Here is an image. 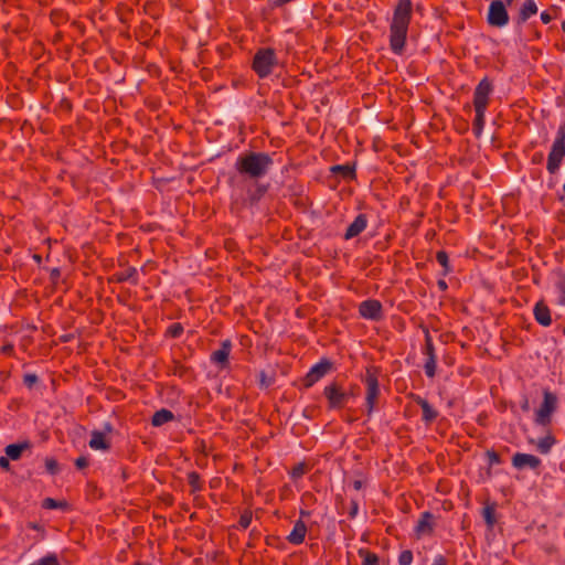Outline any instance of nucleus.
<instances>
[{"instance_id":"1","label":"nucleus","mask_w":565,"mask_h":565,"mask_svg":"<svg viewBox=\"0 0 565 565\" xmlns=\"http://www.w3.org/2000/svg\"><path fill=\"white\" fill-rule=\"evenodd\" d=\"M412 14V3L409 0H401L393 14L391 23V46L396 53H401L405 41L408 24Z\"/></svg>"},{"instance_id":"2","label":"nucleus","mask_w":565,"mask_h":565,"mask_svg":"<svg viewBox=\"0 0 565 565\" xmlns=\"http://www.w3.org/2000/svg\"><path fill=\"white\" fill-rule=\"evenodd\" d=\"M271 163L270 158L264 153H248L241 156L236 161L238 172L252 178L264 175Z\"/></svg>"},{"instance_id":"3","label":"nucleus","mask_w":565,"mask_h":565,"mask_svg":"<svg viewBox=\"0 0 565 565\" xmlns=\"http://www.w3.org/2000/svg\"><path fill=\"white\" fill-rule=\"evenodd\" d=\"M277 64L275 52L270 49L259 50L253 61V70L262 77H267Z\"/></svg>"},{"instance_id":"4","label":"nucleus","mask_w":565,"mask_h":565,"mask_svg":"<svg viewBox=\"0 0 565 565\" xmlns=\"http://www.w3.org/2000/svg\"><path fill=\"white\" fill-rule=\"evenodd\" d=\"M490 93V83L487 79L481 81L475 92L476 121L479 126H481L483 122L484 111Z\"/></svg>"},{"instance_id":"5","label":"nucleus","mask_w":565,"mask_h":565,"mask_svg":"<svg viewBox=\"0 0 565 565\" xmlns=\"http://www.w3.org/2000/svg\"><path fill=\"white\" fill-rule=\"evenodd\" d=\"M557 405V397L548 392H544V399L541 407L535 414V423L541 426H546L551 420V415L555 411Z\"/></svg>"},{"instance_id":"6","label":"nucleus","mask_w":565,"mask_h":565,"mask_svg":"<svg viewBox=\"0 0 565 565\" xmlns=\"http://www.w3.org/2000/svg\"><path fill=\"white\" fill-rule=\"evenodd\" d=\"M488 22L498 28H502L508 24L509 15L502 1L497 0L490 3Z\"/></svg>"},{"instance_id":"7","label":"nucleus","mask_w":565,"mask_h":565,"mask_svg":"<svg viewBox=\"0 0 565 565\" xmlns=\"http://www.w3.org/2000/svg\"><path fill=\"white\" fill-rule=\"evenodd\" d=\"M364 382L366 384L367 412L371 413L380 392L375 371L367 370Z\"/></svg>"},{"instance_id":"8","label":"nucleus","mask_w":565,"mask_h":565,"mask_svg":"<svg viewBox=\"0 0 565 565\" xmlns=\"http://www.w3.org/2000/svg\"><path fill=\"white\" fill-rule=\"evenodd\" d=\"M331 370V363L322 359L318 363H316L309 372L307 373L305 377V384L306 386H312L315 383H317L319 380L324 377Z\"/></svg>"},{"instance_id":"9","label":"nucleus","mask_w":565,"mask_h":565,"mask_svg":"<svg viewBox=\"0 0 565 565\" xmlns=\"http://www.w3.org/2000/svg\"><path fill=\"white\" fill-rule=\"evenodd\" d=\"M565 156V143L561 141H554L551 152L547 159V170L554 173L558 170L559 164Z\"/></svg>"},{"instance_id":"10","label":"nucleus","mask_w":565,"mask_h":565,"mask_svg":"<svg viewBox=\"0 0 565 565\" xmlns=\"http://www.w3.org/2000/svg\"><path fill=\"white\" fill-rule=\"evenodd\" d=\"M359 312L365 319L379 320L382 317V305L377 300L369 299L360 305Z\"/></svg>"},{"instance_id":"11","label":"nucleus","mask_w":565,"mask_h":565,"mask_svg":"<svg viewBox=\"0 0 565 565\" xmlns=\"http://www.w3.org/2000/svg\"><path fill=\"white\" fill-rule=\"evenodd\" d=\"M513 466L518 469H523V468H532V469H535L536 467L540 466L541 463V460L533 456V455H529V454H515L513 456Z\"/></svg>"},{"instance_id":"12","label":"nucleus","mask_w":565,"mask_h":565,"mask_svg":"<svg viewBox=\"0 0 565 565\" xmlns=\"http://www.w3.org/2000/svg\"><path fill=\"white\" fill-rule=\"evenodd\" d=\"M324 394L330 406L333 408L341 407L345 399L344 394L335 385L327 386L324 388Z\"/></svg>"},{"instance_id":"13","label":"nucleus","mask_w":565,"mask_h":565,"mask_svg":"<svg viewBox=\"0 0 565 565\" xmlns=\"http://www.w3.org/2000/svg\"><path fill=\"white\" fill-rule=\"evenodd\" d=\"M306 533H307L306 524L301 520H298L294 524V527L287 537L288 542L291 544H295V545L301 544L305 541Z\"/></svg>"},{"instance_id":"14","label":"nucleus","mask_w":565,"mask_h":565,"mask_svg":"<svg viewBox=\"0 0 565 565\" xmlns=\"http://www.w3.org/2000/svg\"><path fill=\"white\" fill-rule=\"evenodd\" d=\"M530 443L535 446L536 450L541 454H548L555 444V439L551 435H546L537 440L530 439Z\"/></svg>"},{"instance_id":"15","label":"nucleus","mask_w":565,"mask_h":565,"mask_svg":"<svg viewBox=\"0 0 565 565\" xmlns=\"http://www.w3.org/2000/svg\"><path fill=\"white\" fill-rule=\"evenodd\" d=\"M89 447L94 450H106L109 447L108 439L104 433L94 431L89 440Z\"/></svg>"},{"instance_id":"16","label":"nucleus","mask_w":565,"mask_h":565,"mask_svg":"<svg viewBox=\"0 0 565 565\" xmlns=\"http://www.w3.org/2000/svg\"><path fill=\"white\" fill-rule=\"evenodd\" d=\"M534 315L537 322L541 323L542 326L546 327L551 324L550 310L545 305L541 302L536 303L534 308Z\"/></svg>"},{"instance_id":"17","label":"nucleus","mask_w":565,"mask_h":565,"mask_svg":"<svg viewBox=\"0 0 565 565\" xmlns=\"http://www.w3.org/2000/svg\"><path fill=\"white\" fill-rule=\"evenodd\" d=\"M29 447V443L11 444L6 447L4 451L8 458L11 460H18L21 457L23 450L28 449Z\"/></svg>"},{"instance_id":"18","label":"nucleus","mask_w":565,"mask_h":565,"mask_svg":"<svg viewBox=\"0 0 565 565\" xmlns=\"http://www.w3.org/2000/svg\"><path fill=\"white\" fill-rule=\"evenodd\" d=\"M230 352H231V344H230V342L225 341V342H223L221 349L213 352L212 361L217 364H224L228 359Z\"/></svg>"},{"instance_id":"19","label":"nucleus","mask_w":565,"mask_h":565,"mask_svg":"<svg viewBox=\"0 0 565 565\" xmlns=\"http://www.w3.org/2000/svg\"><path fill=\"white\" fill-rule=\"evenodd\" d=\"M427 361L425 363V372L427 376L433 377L436 372V358L433 353V347L431 343L427 342Z\"/></svg>"},{"instance_id":"20","label":"nucleus","mask_w":565,"mask_h":565,"mask_svg":"<svg viewBox=\"0 0 565 565\" xmlns=\"http://www.w3.org/2000/svg\"><path fill=\"white\" fill-rule=\"evenodd\" d=\"M173 418V414L168 411V409H160L158 412L154 413V415L152 416V425L158 427V426H161L170 420H172Z\"/></svg>"},{"instance_id":"21","label":"nucleus","mask_w":565,"mask_h":565,"mask_svg":"<svg viewBox=\"0 0 565 565\" xmlns=\"http://www.w3.org/2000/svg\"><path fill=\"white\" fill-rule=\"evenodd\" d=\"M537 12V6L534 0H527L520 11V20L521 22L526 21L531 15Z\"/></svg>"},{"instance_id":"22","label":"nucleus","mask_w":565,"mask_h":565,"mask_svg":"<svg viewBox=\"0 0 565 565\" xmlns=\"http://www.w3.org/2000/svg\"><path fill=\"white\" fill-rule=\"evenodd\" d=\"M433 529L431 516L428 513H425L423 518L418 521L416 526V531L419 535L428 534Z\"/></svg>"},{"instance_id":"23","label":"nucleus","mask_w":565,"mask_h":565,"mask_svg":"<svg viewBox=\"0 0 565 565\" xmlns=\"http://www.w3.org/2000/svg\"><path fill=\"white\" fill-rule=\"evenodd\" d=\"M359 554L362 557V565H379V559L375 554L369 553L363 548L359 550Z\"/></svg>"},{"instance_id":"24","label":"nucleus","mask_w":565,"mask_h":565,"mask_svg":"<svg viewBox=\"0 0 565 565\" xmlns=\"http://www.w3.org/2000/svg\"><path fill=\"white\" fill-rule=\"evenodd\" d=\"M420 406L423 409V417L426 422H430L436 417V412L429 406V404L425 401H420Z\"/></svg>"},{"instance_id":"25","label":"nucleus","mask_w":565,"mask_h":565,"mask_svg":"<svg viewBox=\"0 0 565 565\" xmlns=\"http://www.w3.org/2000/svg\"><path fill=\"white\" fill-rule=\"evenodd\" d=\"M30 565H58V562L54 555H46Z\"/></svg>"},{"instance_id":"26","label":"nucleus","mask_w":565,"mask_h":565,"mask_svg":"<svg viewBox=\"0 0 565 565\" xmlns=\"http://www.w3.org/2000/svg\"><path fill=\"white\" fill-rule=\"evenodd\" d=\"M556 286L558 290L557 301L559 305H565V277L559 278Z\"/></svg>"},{"instance_id":"27","label":"nucleus","mask_w":565,"mask_h":565,"mask_svg":"<svg viewBox=\"0 0 565 565\" xmlns=\"http://www.w3.org/2000/svg\"><path fill=\"white\" fill-rule=\"evenodd\" d=\"M483 518L487 522V524L489 526H493V524L495 523V518H494V510L493 508H490V507H487L484 510H483Z\"/></svg>"},{"instance_id":"28","label":"nucleus","mask_w":565,"mask_h":565,"mask_svg":"<svg viewBox=\"0 0 565 565\" xmlns=\"http://www.w3.org/2000/svg\"><path fill=\"white\" fill-rule=\"evenodd\" d=\"M306 473V467L303 463H299L292 470H291V478L294 479H298V478H301L303 475Z\"/></svg>"},{"instance_id":"29","label":"nucleus","mask_w":565,"mask_h":565,"mask_svg":"<svg viewBox=\"0 0 565 565\" xmlns=\"http://www.w3.org/2000/svg\"><path fill=\"white\" fill-rule=\"evenodd\" d=\"M366 227V221L363 215L355 217V235L362 232Z\"/></svg>"},{"instance_id":"30","label":"nucleus","mask_w":565,"mask_h":565,"mask_svg":"<svg viewBox=\"0 0 565 565\" xmlns=\"http://www.w3.org/2000/svg\"><path fill=\"white\" fill-rule=\"evenodd\" d=\"M413 561V555L409 551H405L399 555V564L401 565H409Z\"/></svg>"},{"instance_id":"31","label":"nucleus","mask_w":565,"mask_h":565,"mask_svg":"<svg viewBox=\"0 0 565 565\" xmlns=\"http://www.w3.org/2000/svg\"><path fill=\"white\" fill-rule=\"evenodd\" d=\"M332 172L337 171H345V177L350 178L353 175V169H351L349 166H334L331 168Z\"/></svg>"},{"instance_id":"32","label":"nucleus","mask_w":565,"mask_h":565,"mask_svg":"<svg viewBox=\"0 0 565 565\" xmlns=\"http://www.w3.org/2000/svg\"><path fill=\"white\" fill-rule=\"evenodd\" d=\"M437 260L438 263L445 268V270H448V256L444 252H439L437 254Z\"/></svg>"},{"instance_id":"33","label":"nucleus","mask_w":565,"mask_h":565,"mask_svg":"<svg viewBox=\"0 0 565 565\" xmlns=\"http://www.w3.org/2000/svg\"><path fill=\"white\" fill-rule=\"evenodd\" d=\"M43 507L47 509H55L57 508V503L55 502V500L47 498L44 500Z\"/></svg>"},{"instance_id":"34","label":"nucleus","mask_w":565,"mask_h":565,"mask_svg":"<svg viewBox=\"0 0 565 565\" xmlns=\"http://www.w3.org/2000/svg\"><path fill=\"white\" fill-rule=\"evenodd\" d=\"M249 523H250V516L249 515L244 514V515L241 516L239 524H241L242 527H244V529L248 527Z\"/></svg>"},{"instance_id":"35","label":"nucleus","mask_w":565,"mask_h":565,"mask_svg":"<svg viewBox=\"0 0 565 565\" xmlns=\"http://www.w3.org/2000/svg\"><path fill=\"white\" fill-rule=\"evenodd\" d=\"M24 382H25L29 386H31L33 383H35V382H36V376H35V375H33V374H28V375H25V376H24Z\"/></svg>"},{"instance_id":"36","label":"nucleus","mask_w":565,"mask_h":565,"mask_svg":"<svg viewBox=\"0 0 565 565\" xmlns=\"http://www.w3.org/2000/svg\"><path fill=\"white\" fill-rule=\"evenodd\" d=\"M56 462L54 460H47L46 461V468L51 473H54L56 470Z\"/></svg>"},{"instance_id":"37","label":"nucleus","mask_w":565,"mask_h":565,"mask_svg":"<svg viewBox=\"0 0 565 565\" xmlns=\"http://www.w3.org/2000/svg\"><path fill=\"white\" fill-rule=\"evenodd\" d=\"M182 328L179 324H174L170 328V332L173 337H178L181 332Z\"/></svg>"},{"instance_id":"38","label":"nucleus","mask_w":565,"mask_h":565,"mask_svg":"<svg viewBox=\"0 0 565 565\" xmlns=\"http://www.w3.org/2000/svg\"><path fill=\"white\" fill-rule=\"evenodd\" d=\"M9 459L8 456L7 457H0V467L4 468V469H8L10 463H9Z\"/></svg>"},{"instance_id":"39","label":"nucleus","mask_w":565,"mask_h":565,"mask_svg":"<svg viewBox=\"0 0 565 565\" xmlns=\"http://www.w3.org/2000/svg\"><path fill=\"white\" fill-rule=\"evenodd\" d=\"M431 565H447V564H446V561H445V558L443 556H437L433 561Z\"/></svg>"},{"instance_id":"40","label":"nucleus","mask_w":565,"mask_h":565,"mask_svg":"<svg viewBox=\"0 0 565 565\" xmlns=\"http://www.w3.org/2000/svg\"><path fill=\"white\" fill-rule=\"evenodd\" d=\"M541 20L543 23L547 24L552 20V17L547 12H542Z\"/></svg>"},{"instance_id":"41","label":"nucleus","mask_w":565,"mask_h":565,"mask_svg":"<svg viewBox=\"0 0 565 565\" xmlns=\"http://www.w3.org/2000/svg\"><path fill=\"white\" fill-rule=\"evenodd\" d=\"M353 237V223H351L345 231V238Z\"/></svg>"},{"instance_id":"42","label":"nucleus","mask_w":565,"mask_h":565,"mask_svg":"<svg viewBox=\"0 0 565 565\" xmlns=\"http://www.w3.org/2000/svg\"><path fill=\"white\" fill-rule=\"evenodd\" d=\"M559 199L563 203H565V184L563 185L562 192L559 194Z\"/></svg>"},{"instance_id":"43","label":"nucleus","mask_w":565,"mask_h":565,"mask_svg":"<svg viewBox=\"0 0 565 565\" xmlns=\"http://www.w3.org/2000/svg\"><path fill=\"white\" fill-rule=\"evenodd\" d=\"M529 405H530V404H529V401H527V399H525V401L523 402V404H522V408H523L524 411H529V408H530V406H529Z\"/></svg>"},{"instance_id":"44","label":"nucleus","mask_w":565,"mask_h":565,"mask_svg":"<svg viewBox=\"0 0 565 565\" xmlns=\"http://www.w3.org/2000/svg\"><path fill=\"white\" fill-rule=\"evenodd\" d=\"M76 463L78 467H83V466H85V460L79 458V459H77Z\"/></svg>"},{"instance_id":"45","label":"nucleus","mask_w":565,"mask_h":565,"mask_svg":"<svg viewBox=\"0 0 565 565\" xmlns=\"http://www.w3.org/2000/svg\"><path fill=\"white\" fill-rule=\"evenodd\" d=\"M490 460L491 462H498V456L495 454H492Z\"/></svg>"},{"instance_id":"46","label":"nucleus","mask_w":565,"mask_h":565,"mask_svg":"<svg viewBox=\"0 0 565 565\" xmlns=\"http://www.w3.org/2000/svg\"><path fill=\"white\" fill-rule=\"evenodd\" d=\"M438 284H439L441 289H445L447 287L446 282L443 281V280H440Z\"/></svg>"},{"instance_id":"47","label":"nucleus","mask_w":565,"mask_h":565,"mask_svg":"<svg viewBox=\"0 0 565 565\" xmlns=\"http://www.w3.org/2000/svg\"><path fill=\"white\" fill-rule=\"evenodd\" d=\"M11 349H12L11 347H6V348L3 349V351H6V352H7V351H10Z\"/></svg>"},{"instance_id":"48","label":"nucleus","mask_w":565,"mask_h":565,"mask_svg":"<svg viewBox=\"0 0 565 565\" xmlns=\"http://www.w3.org/2000/svg\"><path fill=\"white\" fill-rule=\"evenodd\" d=\"M354 487H355V489H358L360 487V483L356 480H355Z\"/></svg>"},{"instance_id":"49","label":"nucleus","mask_w":565,"mask_h":565,"mask_svg":"<svg viewBox=\"0 0 565 565\" xmlns=\"http://www.w3.org/2000/svg\"><path fill=\"white\" fill-rule=\"evenodd\" d=\"M512 1H513V0H507V2H508L509 4H510V3H512Z\"/></svg>"},{"instance_id":"50","label":"nucleus","mask_w":565,"mask_h":565,"mask_svg":"<svg viewBox=\"0 0 565 565\" xmlns=\"http://www.w3.org/2000/svg\"><path fill=\"white\" fill-rule=\"evenodd\" d=\"M564 333H565V328H564Z\"/></svg>"}]
</instances>
